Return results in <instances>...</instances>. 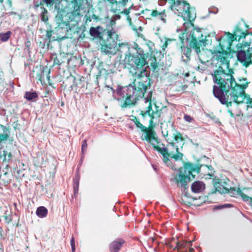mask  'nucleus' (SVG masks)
Returning <instances> with one entry per match:
<instances>
[{
	"mask_svg": "<svg viewBox=\"0 0 252 252\" xmlns=\"http://www.w3.org/2000/svg\"><path fill=\"white\" fill-rule=\"evenodd\" d=\"M48 214L47 209L44 206H40L36 209V215L40 218L46 217Z\"/></svg>",
	"mask_w": 252,
	"mask_h": 252,
	"instance_id": "obj_17",
	"label": "nucleus"
},
{
	"mask_svg": "<svg viewBox=\"0 0 252 252\" xmlns=\"http://www.w3.org/2000/svg\"><path fill=\"white\" fill-rule=\"evenodd\" d=\"M116 25V21L115 20H111L110 22V25L113 28Z\"/></svg>",
	"mask_w": 252,
	"mask_h": 252,
	"instance_id": "obj_45",
	"label": "nucleus"
},
{
	"mask_svg": "<svg viewBox=\"0 0 252 252\" xmlns=\"http://www.w3.org/2000/svg\"><path fill=\"white\" fill-rule=\"evenodd\" d=\"M199 168H200L201 169V174H207L209 175H211L213 173V171L212 169V167L211 166H208L206 165H201Z\"/></svg>",
	"mask_w": 252,
	"mask_h": 252,
	"instance_id": "obj_18",
	"label": "nucleus"
},
{
	"mask_svg": "<svg viewBox=\"0 0 252 252\" xmlns=\"http://www.w3.org/2000/svg\"><path fill=\"white\" fill-rule=\"evenodd\" d=\"M179 38L181 41L180 50L182 55V61L187 63L190 60L191 49L192 48L190 47L189 44L186 42V40L185 38V33L179 34Z\"/></svg>",
	"mask_w": 252,
	"mask_h": 252,
	"instance_id": "obj_8",
	"label": "nucleus"
},
{
	"mask_svg": "<svg viewBox=\"0 0 252 252\" xmlns=\"http://www.w3.org/2000/svg\"><path fill=\"white\" fill-rule=\"evenodd\" d=\"M193 172L200 173L201 169L196 165L189 162L185 163L184 166L180 168L178 171V172L180 173L182 172L183 174L189 176V177L191 176L194 178L195 176L192 174Z\"/></svg>",
	"mask_w": 252,
	"mask_h": 252,
	"instance_id": "obj_9",
	"label": "nucleus"
},
{
	"mask_svg": "<svg viewBox=\"0 0 252 252\" xmlns=\"http://www.w3.org/2000/svg\"><path fill=\"white\" fill-rule=\"evenodd\" d=\"M249 46H251V47H252V41L250 43Z\"/></svg>",
	"mask_w": 252,
	"mask_h": 252,
	"instance_id": "obj_52",
	"label": "nucleus"
},
{
	"mask_svg": "<svg viewBox=\"0 0 252 252\" xmlns=\"http://www.w3.org/2000/svg\"><path fill=\"white\" fill-rule=\"evenodd\" d=\"M128 0H108L112 4H121L125 6L128 2Z\"/></svg>",
	"mask_w": 252,
	"mask_h": 252,
	"instance_id": "obj_25",
	"label": "nucleus"
},
{
	"mask_svg": "<svg viewBox=\"0 0 252 252\" xmlns=\"http://www.w3.org/2000/svg\"><path fill=\"white\" fill-rule=\"evenodd\" d=\"M136 126L141 129L142 131L146 132L145 134V138L146 140L153 146H155L158 144V139L155 137V132L152 130L148 129L146 127L144 126L135 117H133L131 119Z\"/></svg>",
	"mask_w": 252,
	"mask_h": 252,
	"instance_id": "obj_7",
	"label": "nucleus"
},
{
	"mask_svg": "<svg viewBox=\"0 0 252 252\" xmlns=\"http://www.w3.org/2000/svg\"><path fill=\"white\" fill-rule=\"evenodd\" d=\"M213 94L222 104L227 102L231 104L232 102L241 103L245 98L244 90L239 87L236 89L233 87L230 90L223 91L220 87L214 86Z\"/></svg>",
	"mask_w": 252,
	"mask_h": 252,
	"instance_id": "obj_3",
	"label": "nucleus"
},
{
	"mask_svg": "<svg viewBox=\"0 0 252 252\" xmlns=\"http://www.w3.org/2000/svg\"><path fill=\"white\" fill-rule=\"evenodd\" d=\"M233 35L230 33H225V34L220 38H217V40L219 42V44L221 48L224 50L229 49L231 46L232 42L234 40Z\"/></svg>",
	"mask_w": 252,
	"mask_h": 252,
	"instance_id": "obj_11",
	"label": "nucleus"
},
{
	"mask_svg": "<svg viewBox=\"0 0 252 252\" xmlns=\"http://www.w3.org/2000/svg\"><path fill=\"white\" fill-rule=\"evenodd\" d=\"M243 81H246L245 83H243L241 86H242L243 89H246L248 86V82L247 81L246 78H244Z\"/></svg>",
	"mask_w": 252,
	"mask_h": 252,
	"instance_id": "obj_38",
	"label": "nucleus"
},
{
	"mask_svg": "<svg viewBox=\"0 0 252 252\" xmlns=\"http://www.w3.org/2000/svg\"><path fill=\"white\" fill-rule=\"evenodd\" d=\"M38 94L35 91H32L26 92L24 95V98L29 101H31L38 97Z\"/></svg>",
	"mask_w": 252,
	"mask_h": 252,
	"instance_id": "obj_19",
	"label": "nucleus"
},
{
	"mask_svg": "<svg viewBox=\"0 0 252 252\" xmlns=\"http://www.w3.org/2000/svg\"><path fill=\"white\" fill-rule=\"evenodd\" d=\"M166 15L164 11L161 12L158 16H157V18L158 19H160L163 23H166Z\"/></svg>",
	"mask_w": 252,
	"mask_h": 252,
	"instance_id": "obj_30",
	"label": "nucleus"
},
{
	"mask_svg": "<svg viewBox=\"0 0 252 252\" xmlns=\"http://www.w3.org/2000/svg\"><path fill=\"white\" fill-rule=\"evenodd\" d=\"M125 242V240L122 238L116 239L110 244V251L111 252H119Z\"/></svg>",
	"mask_w": 252,
	"mask_h": 252,
	"instance_id": "obj_13",
	"label": "nucleus"
},
{
	"mask_svg": "<svg viewBox=\"0 0 252 252\" xmlns=\"http://www.w3.org/2000/svg\"><path fill=\"white\" fill-rule=\"evenodd\" d=\"M247 107L252 108V100H249L247 102Z\"/></svg>",
	"mask_w": 252,
	"mask_h": 252,
	"instance_id": "obj_43",
	"label": "nucleus"
},
{
	"mask_svg": "<svg viewBox=\"0 0 252 252\" xmlns=\"http://www.w3.org/2000/svg\"><path fill=\"white\" fill-rule=\"evenodd\" d=\"M247 53L251 56V57L252 55V47L251 46H249L248 49L247 50Z\"/></svg>",
	"mask_w": 252,
	"mask_h": 252,
	"instance_id": "obj_42",
	"label": "nucleus"
},
{
	"mask_svg": "<svg viewBox=\"0 0 252 252\" xmlns=\"http://www.w3.org/2000/svg\"><path fill=\"white\" fill-rule=\"evenodd\" d=\"M174 180L178 187L186 190L189 187L188 184L190 181V177L184 175L182 172H178L175 177Z\"/></svg>",
	"mask_w": 252,
	"mask_h": 252,
	"instance_id": "obj_10",
	"label": "nucleus"
},
{
	"mask_svg": "<svg viewBox=\"0 0 252 252\" xmlns=\"http://www.w3.org/2000/svg\"><path fill=\"white\" fill-rule=\"evenodd\" d=\"M100 28V27L99 26H98L96 28L93 27H91L90 29V35L94 38L99 37V35H100V32L99 31V29Z\"/></svg>",
	"mask_w": 252,
	"mask_h": 252,
	"instance_id": "obj_20",
	"label": "nucleus"
},
{
	"mask_svg": "<svg viewBox=\"0 0 252 252\" xmlns=\"http://www.w3.org/2000/svg\"><path fill=\"white\" fill-rule=\"evenodd\" d=\"M184 120L189 123H190L193 121V119L189 115H185L184 117Z\"/></svg>",
	"mask_w": 252,
	"mask_h": 252,
	"instance_id": "obj_36",
	"label": "nucleus"
},
{
	"mask_svg": "<svg viewBox=\"0 0 252 252\" xmlns=\"http://www.w3.org/2000/svg\"><path fill=\"white\" fill-rule=\"evenodd\" d=\"M118 51L121 53H124L125 58L124 64L129 72L135 78L132 84L127 86H118L116 90L110 88L113 95L115 99L121 100V106L123 108L135 105L139 98L141 102L145 104L146 110L143 116H149L151 119L150 123L152 125L154 123V119H158L160 116V111L156 105H152V92L149 91L144 97V94L151 87V80L149 78L150 72L144 67L146 64V59L148 55L137 44L134 49L136 52L132 53L129 45L126 43L119 45Z\"/></svg>",
	"mask_w": 252,
	"mask_h": 252,
	"instance_id": "obj_1",
	"label": "nucleus"
},
{
	"mask_svg": "<svg viewBox=\"0 0 252 252\" xmlns=\"http://www.w3.org/2000/svg\"><path fill=\"white\" fill-rule=\"evenodd\" d=\"M192 24V26L188 28L187 30H185V27L183 26V29L180 30L177 29V32L184 31L186 32L190 28L191 29L189 30L187 33H185V38L186 40V42L189 44L191 48L195 49L196 53L200 52V47H204L206 45V36L203 35L202 29L199 28H194Z\"/></svg>",
	"mask_w": 252,
	"mask_h": 252,
	"instance_id": "obj_5",
	"label": "nucleus"
},
{
	"mask_svg": "<svg viewBox=\"0 0 252 252\" xmlns=\"http://www.w3.org/2000/svg\"><path fill=\"white\" fill-rule=\"evenodd\" d=\"M87 140L86 139L84 140L82 142V148H81V151H82V155H84L85 152H86L87 148Z\"/></svg>",
	"mask_w": 252,
	"mask_h": 252,
	"instance_id": "obj_31",
	"label": "nucleus"
},
{
	"mask_svg": "<svg viewBox=\"0 0 252 252\" xmlns=\"http://www.w3.org/2000/svg\"><path fill=\"white\" fill-rule=\"evenodd\" d=\"M237 58L238 60L247 66L251 62V57L250 55L243 50H240L237 52Z\"/></svg>",
	"mask_w": 252,
	"mask_h": 252,
	"instance_id": "obj_12",
	"label": "nucleus"
},
{
	"mask_svg": "<svg viewBox=\"0 0 252 252\" xmlns=\"http://www.w3.org/2000/svg\"><path fill=\"white\" fill-rule=\"evenodd\" d=\"M70 245L71 247L72 252H75V244L74 237L72 236L70 240Z\"/></svg>",
	"mask_w": 252,
	"mask_h": 252,
	"instance_id": "obj_34",
	"label": "nucleus"
},
{
	"mask_svg": "<svg viewBox=\"0 0 252 252\" xmlns=\"http://www.w3.org/2000/svg\"><path fill=\"white\" fill-rule=\"evenodd\" d=\"M62 1V0H55V2H59V3H60Z\"/></svg>",
	"mask_w": 252,
	"mask_h": 252,
	"instance_id": "obj_51",
	"label": "nucleus"
},
{
	"mask_svg": "<svg viewBox=\"0 0 252 252\" xmlns=\"http://www.w3.org/2000/svg\"><path fill=\"white\" fill-rule=\"evenodd\" d=\"M233 207V205L231 204H225L221 205H219L217 207V209H223L225 208H230Z\"/></svg>",
	"mask_w": 252,
	"mask_h": 252,
	"instance_id": "obj_35",
	"label": "nucleus"
},
{
	"mask_svg": "<svg viewBox=\"0 0 252 252\" xmlns=\"http://www.w3.org/2000/svg\"><path fill=\"white\" fill-rule=\"evenodd\" d=\"M107 33L108 37H112L113 38L116 34L115 30L113 28H112L110 30H108Z\"/></svg>",
	"mask_w": 252,
	"mask_h": 252,
	"instance_id": "obj_33",
	"label": "nucleus"
},
{
	"mask_svg": "<svg viewBox=\"0 0 252 252\" xmlns=\"http://www.w3.org/2000/svg\"><path fill=\"white\" fill-rule=\"evenodd\" d=\"M168 0L170 8L175 14L181 16L184 20L188 21L183 24L185 30H187L188 28L192 26L191 21L195 19L196 13L194 10L190 9L189 4L184 0Z\"/></svg>",
	"mask_w": 252,
	"mask_h": 252,
	"instance_id": "obj_4",
	"label": "nucleus"
},
{
	"mask_svg": "<svg viewBox=\"0 0 252 252\" xmlns=\"http://www.w3.org/2000/svg\"><path fill=\"white\" fill-rule=\"evenodd\" d=\"M220 61L224 63L225 61V58L224 57H222L220 59Z\"/></svg>",
	"mask_w": 252,
	"mask_h": 252,
	"instance_id": "obj_49",
	"label": "nucleus"
},
{
	"mask_svg": "<svg viewBox=\"0 0 252 252\" xmlns=\"http://www.w3.org/2000/svg\"><path fill=\"white\" fill-rule=\"evenodd\" d=\"M166 2L169 3L168 0H158V3L159 5H164Z\"/></svg>",
	"mask_w": 252,
	"mask_h": 252,
	"instance_id": "obj_39",
	"label": "nucleus"
},
{
	"mask_svg": "<svg viewBox=\"0 0 252 252\" xmlns=\"http://www.w3.org/2000/svg\"><path fill=\"white\" fill-rule=\"evenodd\" d=\"M194 250L192 248H190L189 250V252H194Z\"/></svg>",
	"mask_w": 252,
	"mask_h": 252,
	"instance_id": "obj_50",
	"label": "nucleus"
},
{
	"mask_svg": "<svg viewBox=\"0 0 252 252\" xmlns=\"http://www.w3.org/2000/svg\"><path fill=\"white\" fill-rule=\"evenodd\" d=\"M248 35L249 33H245V32H242V35H240V37H244V38H246V36Z\"/></svg>",
	"mask_w": 252,
	"mask_h": 252,
	"instance_id": "obj_48",
	"label": "nucleus"
},
{
	"mask_svg": "<svg viewBox=\"0 0 252 252\" xmlns=\"http://www.w3.org/2000/svg\"><path fill=\"white\" fill-rule=\"evenodd\" d=\"M205 189V184L202 181H195L191 186V191L195 193L202 192Z\"/></svg>",
	"mask_w": 252,
	"mask_h": 252,
	"instance_id": "obj_14",
	"label": "nucleus"
},
{
	"mask_svg": "<svg viewBox=\"0 0 252 252\" xmlns=\"http://www.w3.org/2000/svg\"><path fill=\"white\" fill-rule=\"evenodd\" d=\"M151 65L154 71L158 67L156 62L151 63Z\"/></svg>",
	"mask_w": 252,
	"mask_h": 252,
	"instance_id": "obj_41",
	"label": "nucleus"
},
{
	"mask_svg": "<svg viewBox=\"0 0 252 252\" xmlns=\"http://www.w3.org/2000/svg\"><path fill=\"white\" fill-rule=\"evenodd\" d=\"M25 46L27 48V50H29L30 49V46H31V42L30 41V40H27V41H26L25 42Z\"/></svg>",
	"mask_w": 252,
	"mask_h": 252,
	"instance_id": "obj_40",
	"label": "nucleus"
},
{
	"mask_svg": "<svg viewBox=\"0 0 252 252\" xmlns=\"http://www.w3.org/2000/svg\"><path fill=\"white\" fill-rule=\"evenodd\" d=\"M80 176L79 173H77L75 174V177L73 179V192L75 197L78 192L79 185L80 181Z\"/></svg>",
	"mask_w": 252,
	"mask_h": 252,
	"instance_id": "obj_16",
	"label": "nucleus"
},
{
	"mask_svg": "<svg viewBox=\"0 0 252 252\" xmlns=\"http://www.w3.org/2000/svg\"><path fill=\"white\" fill-rule=\"evenodd\" d=\"M12 34L11 31H7L5 33H0V41L2 42L7 41Z\"/></svg>",
	"mask_w": 252,
	"mask_h": 252,
	"instance_id": "obj_21",
	"label": "nucleus"
},
{
	"mask_svg": "<svg viewBox=\"0 0 252 252\" xmlns=\"http://www.w3.org/2000/svg\"><path fill=\"white\" fill-rule=\"evenodd\" d=\"M109 47H108L107 46L105 45V44L102 45L101 48V51L102 52H103L106 55H114L115 54H111L110 53H108V51H110V50L109 49Z\"/></svg>",
	"mask_w": 252,
	"mask_h": 252,
	"instance_id": "obj_29",
	"label": "nucleus"
},
{
	"mask_svg": "<svg viewBox=\"0 0 252 252\" xmlns=\"http://www.w3.org/2000/svg\"><path fill=\"white\" fill-rule=\"evenodd\" d=\"M40 8L42 10V12L41 13L40 16L41 20L43 22H46L48 20V16L47 14L48 13L47 10L44 7L41 6Z\"/></svg>",
	"mask_w": 252,
	"mask_h": 252,
	"instance_id": "obj_24",
	"label": "nucleus"
},
{
	"mask_svg": "<svg viewBox=\"0 0 252 252\" xmlns=\"http://www.w3.org/2000/svg\"><path fill=\"white\" fill-rule=\"evenodd\" d=\"M84 157V155H82V156H81V159H80V161L79 165H81V164H82V163L83 162Z\"/></svg>",
	"mask_w": 252,
	"mask_h": 252,
	"instance_id": "obj_47",
	"label": "nucleus"
},
{
	"mask_svg": "<svg viewBox=\"0 0 252 252\" xmlns=\"http://www.w3.org/2000/svg\"><path fill=\"white\" fill-rule=\"evenodd\" d=\"M162 133L168 143L167 147H160L158 144L154 146L162 155V159L164 163L168 167H172V162L170 158H173L175 161L182 160L183 154L180 150L184 145V141L181 133L172 128L165 132Z\"/></svg>",
	"mask_w": 252,
	"mask_h": 252,
	"instance_id": "obj_2",
	"label": "nucleus"
},
{
	"mask_svg": "<svg viewBox=\"0 0 252 252\" xmlns=\"http://www.w3.org/2000/svg\"><path fill=\"white\" fill-rule=\"evenodd\" d=\"M9 133V131L5 126L0 125V147L1 143L7 140Z\"/></svg>",
	"mask_w": 252,
	"mask_h": 252,
	"instance_id": "obj_15",
	"label": "nucleus"
},
{
	"mask_svg": "<svg viewBox=\"0 0 252 252\" xmlns=\"http://www.w3.org/2000/svg\"><path fill=\"white\" fill-rule=\"evenodd\" d=\"M160 13L161 12H159L157 10H155L152 11L151 15L153 17H157V16H158V15H159Z\"/></svg>",
	"mask_w": 252,
	"mask_h": 252,
	"instance_id": "obj_37",
	"label": "nucleus"
},
{
	"mask_svg": "<svg viewBox=\"0 0 252 252\" xmlns=\"http://www.w3.org/2000/svg\"><path fill=\"white\" fill-rule=\"evenodd\" d=\"M229 182V180L227 178H226L225 179L220 180V181L218 182V184L222 186L224 189L228 190L229 189H230V187L228 185Z\"/></svg>",
	"mask_w": 252,
	"mask_h": 252,
	"instance_id": "obj_23",
	"label": "nucleus"
},
{
	"mask_svg": "<svg viewBox=\"0 0 252 252\" xmlns=\"http://www.w3.org/2000/svg\"><path fill=\"white\" fill-rule=\"evenodd\" d=\"M105 45L109 47H110V48H109V49L110 50V51H108V53H110L111 54H116V53L118 51V49H117V48L116 46H112V45L110 44V43H108L106 41L105 42Z\"/></svg>",
	"mask_w": 252,
	"mask_h": 252,
	"instance_id": "obj_26",
	"label": "nucleus"
},
{
	"mask_svg": "<svg viewBox=\"0 0 252 252\" xmlns=\"http://www.w3.org/2000/svg\"><path fill=\"white\" fill-rule=\"evenodd\" d=\"M53 0H44V2L47 4H50L52 3Z\"/></svg>",
	"mask_w": 252,
	"mask_h": 252,
	"instance_id": "obj_46",
	"label": "nucleus"
},
{
	"mask_svg": "<svg viewBox=\"0 0 252 252\" xmlns=\"http://www.w3.org/2000/svg\"><path fill=\"white\" fill-rule=\"evenodd\" d=\"M240 196L243 201L250 203V204L252 206V197H250L248 196V195L244 194V193H241Z\"/></svg>",
	"mask_w": 252,
	"mask_h": 252,
	"instance_id": "obj_27",
	"label": "nucleus"
},
{
	"mask_svg": "<svg viewBox=\"0 0 252 252\" xmlns=\"http://www.w3.org/2000/svg\"><path fill=\"white\" fill-rule=\"evenodd\" d=\"M60 3H59V2H57L55 5V8L57 9L58 10V11H61V9H60Z\"/></svg>",
	"mask_w": 252,
	"mask_h": 252,
	"instance_id": "obj_44",
	"label": "nucleus"
},
{
	"mask_svg": "<svg viewBox=\"0 0 252 252\" xmlns=\"http://www.w3.org/2000/svg\"><path fill=\"white\" fill-rule=\"evenodd\" d=\"M106 42L112 45V46H115L117 47V41H115L112 37H108L106 40Z\"/></svg>",
	"mask_w": 252,
	"mask_h": 252,
	"instance_id": "obj_32",
	"label": "nucleus"
},
{
	"mask_svg": "<svg viewBox=\"0 0 252 252\" xmlns=\"http://www.w3.org/2000/svg\"><path fill=\"white\" fill-rule=\"evenodd\" d=\"M220 69L215 70L214 73L212 74L214 83L219 85V87L222 90L223 89V91H227L235 87L237 83L232 75L231 73H224L221 67Z\"/></svg>",
	"mask_w": 252,
	"mask_h": 252,
	"instance_id": "obj_6",
	"label": "nucleus"
},
{
	"mask_svg": "<svg viewBox=\"0 0 252 252\" xmlns=\"http://www.w3.org/2000/svg\"><path fill=\"white\" fill-rule=\"evenodd\" d=\"M7 152L5 151H2V155L3 156V161L9 162L11 159V154L9 153L7 157Z\"/></svg>",
	"mask_w": 252,
	"mask_h": 252,
	"instance_id": "obj_28",
	"label": "nucleus"
},
{
	"mask_svg": "<svg viewBox=\"0 0 252 252\" xmlns=\"http://www.w3.org/2000/svg\"><path fill=\"white\" fill-rule=\"evenodd\" d=\"M63 12L64 11L62 10L58 11V13L56 16L55 20L59 25H60L63 23Z\"/></svg>",
	"mask_w": 252,
	"mask_h": 252,
	"instance_id": "obj_22",
	"label": "nucleus"
}]
</instances>
